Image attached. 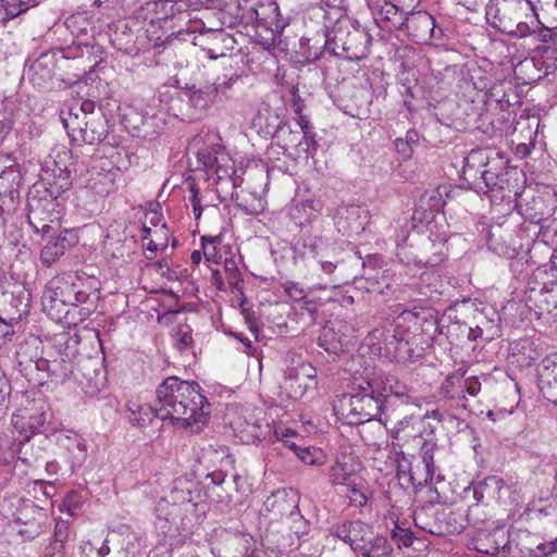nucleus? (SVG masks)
<instances>
[{
	"instance_id": "nucleus-1",
	"label": "nucleus",
	"mask_w": 557,
	"mask_h": 557,
	"mask_svg": "<svg viewBox=\"0 0 557 557\" xmlns=\"http://www.w3.org/2000/svg\"><path fill=\"white\" fill-rule=\"evenodd\" d=\"M200 389L197 382L165 379L157 388L156 417L169 419L191 433L200 432L210 413V404Z\"/></svg>"
},
{
	"instance_id": "nucleus-2",
	"label": "nucleus",
	"mask_w": 557,
	"mask_h": 557,
	"mask_svg": "<svg viewBox=\"0 0 557 557\" xmlns=\"http://www.w3.org/2000/svg\"><path fill=\"white\" fill-rule=\"evenodd\" d=\"M61 121L73 141L97 145L108 137L110 119L91 100H74L61 111Z\"/></svg>"
},
{
	"instance_id": "nucleus-3",
	"label": "nucleus",
	"mask_w": 557,
	"mask_h": 557,
	"mask_svg": "<svg viewBox=\"0 0 557 557\" xmlns=\"http://www.w3.org/2000/svg\"><path fill=\"white\" fill-rule=\"evenodd\" d=\"M382 396L376 393V385L367 381L366 385L354 387L352 393L338 396L333 403V410L346 424H362L381 417L385 409Z\"/></svg>"
},
{
	"instance_id": "nucleus-4",
	"label": "nucleus",
	"mask_w": 557,
	"mask_h": 557,
	"mask_svg": "<svg viewBox=\"0 0 557 557\" xmlns=\"http://www.w3.org/2000/svg\"><path fill=\"white\" fill-rule=\"evenodd\" d=\"M73 277L52 280L42 296V305L47 314L54 321L67 325L78 324L85 321L92 312L91 305L83 306L82 309L73 307Z\"/></svg>"
},
{
	"instance_id": "nucleus-5",
	"label": "nucleus",
	"mask_w": 557,
	"mask_h": 557,
	"mask_svg": "<svg viewBox=\"0 0 557 557\" xmlns=\"http://www.w3.org/2000/svg\"><path fill=\"white\" fill-rule=\"evenodd\" d=\"M323 52L349 61L366 58L371 45V36L366 28L349 21H339L332 29L323 33Z\"/></svg>"
},
{
	"instance_id": "nucleus-6",
	"label": "nucleus",
	"mask_w": 557,
	"mask_h": 557,
	"mask_svg": "<svg viewBox=\"0 0 557 557\" xmlns=\"http://www.w3.org/2000/svg\"><path fill=\"white\" fill-rule=\"evenodd\" d=\"M197 159L208 175L214 173L216 176V193L223 200L227 195L231 198L235 196V188L237 187L234 162L228 153L220 146L212 144L210 147L201 148L197 151Z\"/></svg>"
},
{
	"instance_id": "nucleus-7",
	"label": "nucleus",
	"mask_w": 557,
	"mask_h": 557,
	"mask_svg": "<svg viewBox=\"0 0 557 557\" xmlns=\"http://www.w3.org/2000/svg\"><path fill=\"white\" fill-rule=\"evenodd\" d=\"M213 89L203 86L186 85L178 87L170 100V109L182 121H196L202 117L213 103Z\"/></svg>"
},
{
	"instance_id": "nucleus-8",
	"label": "nucleus",
	"mask_w": 557,
	"mask_h": 557,
	"mask_svg": "<svg viewBox=\"0 0 557 557\" xmlns=\"http://www.w3.org/2000/svg\"><path fill=\"white\" fill-rule=\"evenodd\" d=\"M554 269L537 271L529 278L525 288V301L530 307L539 310L540 314H550L557 319V278Z\"/></svg>"
},
{
	"instance_id": "nucleus-9",
	"label": "nucleus",
	"mask_w": 557,
	"mask_h": 557,
	"mask_svg": "<svg viewBox=\"0 0 557 557\" xmlns=\"http://www.w3.org/2000/svg\"><path fill=\"white\" fill-rule=\"evenodd\" d=\"M387 352L399 362H414L424 354L422 341L412 326L400 321L397 317L396 325L392 334L385 337Z\"/></svg>"
},
{
	"instance_id": "nucleus-10",
	"label": "nucleus",
	"mask_w": 557,
	"mask_h": 557,
	"mask_svg": "<svg viewBox=\"0 0 557 557\" xmlns=\"http://www.w3.org/2000/svg\"><path fill=\"white\" fill-rule=\"evenodd\" d=\"M400 321L412 326L422 341V347H429L434 342L443 345V319L438 320L437 312L430 307H413L400 312Z\"/></svg>"
},
{
	"instance_id": "nucleus-11",
	"label": "nucleus",
	"mask_w": 557,
	"mask_h": 557,
	"mask_svg": "<svg viewBox=\"0 0 557 557\" xmlns=\"http://www.w3.org/2000/svg\"><path fill=\"white\" fill-rule=\"evenodd\" d=\"M13 522L17 527V533L25 540H34L39 536L49 520L48 510L35 504L33 499L18 498L12 504Z\"/></svg>"
},
{
	"instance_id": "nucleus-12",
	"label": "nucleus",
	"mask_w": 557,
	"mask_h": 557,
	"mask_svg": "<svg viewBox=\"0 0 557 557\" xmlns=\"http://www.w3.org/2000/svg\"><path fill=\"white\" fill-rule=\"evenodd\" d=\"M58 176L54 175V181L49 182L48 191L50 193L51 199H33L28 202V223L33 227L36 233H41L44 235L48 234L52 228L48 223H46L48 215L46 211L53 207V200L61 195L63 191L67 190L71 186L70 172L67 170L58 168Z\"/></svg>"
},
{
	"instance_id": "nucleus-13",
	"label": "nucleus",
	"mask_w": 557,
	"mask_h": 557,
	"mask_svg": "<svg viewBox=\"0 0 557 557\" xmlns=\"http://www.w3.org/2000/svg\"><path fill=\"white\" fill-rule=\"evenodd\" d=\"M50 418L51 413L48 411L34 413L28 418L27 430H21L17 441L20 445H22L18 453L23 456H20L18 458L24 463L32 465L33 461H36L41 457L40 447L36 451H32L28 456V443L30 440H34L41 445L54 435L57 430L51 425L49 421Z\"/></svg>"
},
{
	"instance_id": "nucleus-14",
	"label": "nucleus",
	"mask_w": 557,
	"mask_h": 557,
	"mask_svg": "<svg viewBox=\"0 0 557 557\" xmlns=\"http://www.w3.org/2000/svg\"><path fill=\"white\" fill-rule=\"evenodd\" d=\"M87 545L96 552V557H139V537L128 528L109 534L100 545L94 541Z\"/></svg>"
},
{
	"instance_id": "nucleus-15",
	"label": "nucleus",
	"mask_w": 557,
	"mask_h": 557,
	"mask_svg": "<svg viewBox=\"0 0 557 557\" xmlns=\"http://www.w3.org/2000/svg\"><path fill=\"white\" fill-rule=\"evenodd\" d=\"M430 498L422 506L416 508L413 521L416 527L431 534L450 532L447 517L449 512L440 502V494L430 487Z\"/></svg>"
},
{
	"instance_id": "nucleus-16",
	"label": "nucleus",
	"mask_w": 557,
	"mask_h": 557,
	"mask_svg": "<svg viewBox=\"0 0 557 557\" xmlns=\"http://www.w3.org/2000/svg\"><path fill=\"white\" fill-rule=\"evenodd\" d=\"M125 127L134 137L144 140L156 139L164 126V120L151 109H132L124 115Z\"/></svg>"
},
{
	"instance_id": "nucleus-17",
	"label": "nucleus",
	"mask_w": 557,
	"mask_h": 557,
	"mask_svg": "<svg viewBox=\"0 0 557 557\" xmlns=\"http://www.w3.org/2000/svg\"><path fill=\"white\" fill-rule=\"evenodd\" d=\"M521 174L522 172L518 168H511L497 178L479 184L478 188L487 195L493 202L511 201L520 195L519 181Z\"/></svg>"
},
{
	"instance_id": "nucleus-18",
	"label": "nucleus",
	"mask_w": 557,
	"mask_h": 557,
	"mask_svg": "<svg viewBox=\"0 0 557 557\" xmlns=\"http://www.w3.org/2000/svg\"><path fill=\"white\" fill-rule=\"evenodd\" d=\"M250 20L264 27L273 35H280L289 24V16L281 12L275 0H257L248 10Z\"/></svg>"
},
{
	"instance_id": "nucleus-19",
	"label": "nucleus",
	"mask_w": 557,
	"mask_h": 557,
	"mask_svg": "<svg viewBox=\"0 0 557 557\" xmlns=\"http://www.w3.org/2000/svg\"><path fill=\"white\" fill-rule=\"evenodd\" d=\"M446 258V246L444 239L434 240L431 237L423 238L420 243L419 252L411 253L401 249L398 260L404 264H414L419 268L436 267Z\"/></svg>"
},
{
	"instance_id": "nucleus-20",
	"label": "nucleus",
	"mask_w": 557,
	"mask_h": 557,
	"mask_svg": "<svg viewBox=\"0 0 557 557\" xmlns=\"http://www.w3.org/2000/svg\"><path fill=\"white\" fill-rule=\"evenodd\" d=\"M361 463L348 448H342L329 468L327 476L332 485L350 486L360 471Z\"/></svg>"
},
{
	"instance_id": "nucleus-21",
	"label": "nucleus",
	"mask_w": 557,
	"mask_h": 557,
	"mask_svg": "<svg viewBox=\"0 0 557 557\" xmlns=\"http://www.w3.org/2000/svg\"><path fill=\"white\" fill-rule=\"evenodd\" d=\"M404 27L417 44H429L442 37L443 30H436L435 18L426 11L410 12Z\"/></svg>"
},
{
	"instance_id": "nucleus-22",
	"label": "nucleus",
	"mask_w": 557,
	"mask_h": 557,
	"mask_svg": "<svg viewBox=\"0 0 557 557\" xmlns=\"http://www.w3.org/2000/svg\"><path fill=\"white\" fill-rule=\"evenodd\" d=\"M22 174L16 160L9 153H0V194L20 198Z\"/></svg>"
},
{
	"instance_id": "nucleus-23",
	"label": "nucleus",
	"mask_w": 557,
	"mask_h": 557,
	"mask_svg": "<svg viewBox=\"0 0 557 557\" xmlns=\"http://www.w3.org/2000/svg\"><path fill=\"white\" fill-rule=\"evenodd\" d=\"M77 235L72 230H64L58 236L50 237L40 251L41 262L47 267L52 265L77 243Z\"/></svg>"
},
{
	"instance_id": "nucleus-24",
	"label": "nucleus",
	"mask_w": 557,
	"mask_h": 557,
	"mask_svg": "<svg viewBox=\"0 0 557 557\" xmlns=\"http://www.w3.org/2000/svg\"><path fill=\"white\" fill-rule=\"evenodd\" d=\"M371 527L360 520L344 521L332 525L330 532L343 542L350 545L356 553L367 535H370Z\"/></svg>"
},
{
	"instance_id": "nucleus-25",
	"label": "nucleus",
	"mask_w": 557,
	"mask_h": 557,
	"mask_svg": "<svg viewBox=\"0 0 557 557\" xmlns=\"http://www.w3.org/2000/svg\"><path fill=\"white\" fill-rule=\"evenodd\" d=\"M371 383L376 385V393L383 395L384 405L388 403L392 397L405 404L409 403L411 399L409 387L394 374H382L371 380Z\"/></svg>"
},
{
	"instance_id": "nucleus-26",
	"label": "nucleus",
	"mask_w": 557,
	"mask_h": 557,
	"mask_svg": "<svg viewBox=\"0 0 557 557\" xmlns=\"http://www.w3.org/2000/svg\"><path fill=\"white\" fill-rule=\"evenodd\" d=\"M368 211L359 206L343 207L337 211L336 224L344 235L359 234L364 230Z\"/></svg>"
},
{
	"instance_id": "nucleus-27",
	"label": "nucleus",
	"mask_w": 557,
	"mask_h": 557,
	"mask_svg": "<svg viewBox=\"0 0 557 557\" xmlns=\"http://www.w3.org/2000/svg\"><path fill=\"white\" fill-rule=\"evenodd\" d=\"M55 72L54 55L42 53L28 69V79L34 87L45 89L51 83Z\"/></svg>"
},
{
	"instance_id": "nucleus-28",
	"label": "nucleus",
	"mask_w": 557,
	"mask_h": 557,
	"mask_svg": "<svg viewBox=\"0 0 557 557\" xmlns=\"http://www.w3.org/2000/svg\"><path fill=\"white\" fill-rule=\"evenodd\" d=\"M537 385L543 397L557 406V361H543L537 371Z\"/></svg>"
},
{
	"instance_id": "nucleus-29",
	"label": "nucleus",
	"mask_w": 557,
	"mask_h": 557,
	"mask_svg": "<svg viewBox=\"0 0 557 557\" xmlns=\"http://www.w3.org/2000/svg\"><path fill=\"white\" fill-rule=\"evenodd\" d=\"M168 496L172 500L173 506L188 503L196 505L200 497V490L195 480L180 476L173 481Z\"/></svg>"
},
{
	"instance_id": "nucleus-30",
	"label": "nucleus",
	"mask_w": 557,
	"mask_h": 557,
	"mask_svg": "<svg viewBox=\"0 0 557 557\" xmlns=\"http://www.w3.org/2000/svg\"><path fill=\"white\" fill-rule=\"evenodd\" d=\"M371 102V94L367 88L354 86L349 92V100L342 109L345 114L362 120L369 116Z\"/></svg>"
},
{
	"instance_id": "nucleus-31",
	"label": "nucleus",
	"mask_w": 557,
	"mask_h": 557,
	"mask_svg": "<svg viewBox=\"0 0 557 557\" xmlns=\"http://www.w3.org/2000/svg\"><path fill=\"white\" fill-rule=\"evenodd\" d=\"M393 550V544L384 535L371 530L356 554L361 557H391Z\"/></svg>"
},
{
	"instance_id": "nucleus-32",
	"label": "nucleus",
	"mask_w": 557,
	"mask_h": 557,
	"mask_svg": "<svg viewBox=\"0 0 557 557\" xmlns=\"http://www.w3.org/2000/svg\"><path fill=\"white\" fill-rule=\"evenodd\" d=\"M72 533L70 521L57 519L52 540L46 547V557H65V545L71 540Z\"/></svg>"
},
{
	"instance_id": "nucleus-33",
	"label": "nucleus",
	"mask_w": 557,
	"mask_h": 557,
	"mask_svg": "<svg viewBox=\"0 0 557 557\" xmlns=\"http://www.w3.org/2000/svg\"><path fill=\"white\" fill-rule=\"evenodd\" d=\"M522 11L523 8L518 3H498L495 9L490 7L486 15L492 16L493 27L504 34L503 25L518 21Z\"/></svg>"
},
{
	"instance_id": "nucleus-34",
	"label": "nucleus",
	"mask_w": 557,
	"mask_h": 557,
	"mask_svg": "<svg viewBox=\"0 0 557 557\" xmlns=\"http://www.w3.org/2000/svg\"><path fill=\"white\" fill-rule=\"evenodd\" d=\"M79 338L77 335L61 334L55 339V346L61 359V374L66 376L72 372L70 363L77 355Z\"/></svg>"
},
{
	"instance_id": "nucleus-35",
	"label": "nucleus",
	"mask_w": 557,
	"mask_h": 557,
	"mask_svg": "<svg viewBox=\"0 0 557 557\" xmlns=\"http://www.w3.org/2000/svg\"><path fill=\"white\" fill-rule=\"evenodd\" d=\"M440 395L446 399L456 400L457 406L467 409V397L462 389V374L457 372L448 375L440 387Z\"/></svg>"
},
{
	"instance_id": "nucleus-36",
	"label": "nucleus",
	"mask_w": 557,
	"mask_h": 557,
	"mask_svg": "<svg viewBox=\"0 0 557 557\" xmlns=\"http://www.w3.org/2000/svg\"><path fill=\"white\" fill-rule=\"evenodd\" d=\"M449 187L438 186L434 189L426 190L420 197V207L424 212L429 211L430 215L440 212L446 205V198L449 197Z\"/></svg>"
},
{
	"instance_id": "nucleus-37",
	"label": "nucleus",
	"mask_w": 557,
	"mask_h": 557,
	"mask_svg": "<svg viewBox=\"0 0 557 557\" xmlns=\"http://www.w3.org/2000/svg\"><path fill=\"white\" fill-rule=\"evenodd\" d=\"M511 166H508V159L500 152L493 151L485 165L484 170L480 171V183L491 182L493 178L503 175L505 171H508Z\"/></svg>"
},
{
	"instance_id": "nucleus-38",
	"label": "nucleus",
	"mask_w": 557,
	"mask_h": 557,
	"mask_svg": "<svg viewBox=\"0 0 557 557\" xmlns=\"http://www.w3.org/2000/svg\"><path fill=\"white\" fill-rule=\"evenodd\" d=\"M436 468L434 462L432 467H421V465H416L410 468L409 472L399 470L397 471V476L399 480H407L413 486H420L422 484H426L428 482H432L435 476Z\"/></svg>"
},
{
	"instance_id": "nucleus-39",
	"label": "nucleus",
	"mask_w": 557,
	"mask_h": 557,
	"mask_svg": "<svg viewBox=\"0 0 557 557\" xmlns=\"http://www.w3.org/2000/svg\"><path fill=\"white\" fill-rule=\"evenodd\" d=\"M317 375L315 369L309 364L301 362L296 367L287 368L284 374V380L282 383V387L288 386L292 387L293 383H297L299 381L309 380L313 384H315L314 379Z\"/></svg>"
},
{
	"instance_id": "nucleus-40",
	"label": "nucleus",
	"mask_w": 557,
	"mask_h": 557,
	"mask_svg": "<svg viewBox=\"0 0 557 557\" xmlns=\"http://www.w3.org/2000/svg\"><path fill=\"white\" fill-rule=\"evenodd\" d=\"M318 345L329 354L338 355L343 350V343L341 336L335 329L330 325H324L318 337Z\"/></svg>"
},
{
	"instance_id": "nucleus-41",
	"label": "nucleus",
	"mask_w": 557,
	"mask_h": 557,
	"mask_svg": "<svg viewBox=\"0 0 557 557\" xmlns=\"http://www.w3.org/2000/svg\"><path fill=\"white\" fill-rule=\"evenodd\" d=\"M377 14L385 21L391 22L396 28H403L408 13L397 5L395 1H386L380 7Z\"/></svg>"
},
{
	"instance_id": "nucleus-42",
	"label": "nucleus",
	"mask_w": 557,
	"mask_h": 557,
	"mask_svg": "<svg viewBox=\"0 0 557 557\" xmlns=\"http://www.w3.org/2000/svg\"><path fill=\"white\" fill-rule=\"evenodd\" d=\"M493 151L488 149L471 150L465 159L463 173L471 174V172H474L476 174L481 168L484 170Z\"/></svg>"
},
{
	"instance_id": "nucleus-43",
	"label": "nucleus",
	"mask_w": 557,
	"mask_h": 557,
	"mask_svg": "<svg viewBox=\"0 0 557 557\" xmlns=\"http://www.w3.org/2000/svg\"><path fill=\"white\" fill-rule=\"evenodd\" d=\"M493 540V543L487 544L482 540L478 541L475 549L480 553L497 557L499 556L500 550H505L507 545V541L505 542V534L503 532H494L490 534Z\"/></svg>"
},
{
	"instance_id": "nucleus-44",
	"label": "nucleus",
	"mask_w": 557,
	"mask_h": 557,
	"mask_svg": "<svg viewBox=\"0 0 557 557\" xmlns=\"http://www.w3.org/2000/svg\"><path fill=\"white\" fill-rule=\"evenodd\" d=\"M289 530L298 537L307 535L310 531V523L305 517L300 513L297 505L293 507L288 517Z\"/></svg>"
},
{
	"instance_id": "nucleus-45",
	"label": "nucleus",
	"mask_w": 557,
	"mask_h": 557,
	"mask_svg": "<svg viewBox=\"0 0 557 557\" xmlns=\"http://www.w3.org/2000/svg\"><path fill=\"white\" fill-rule=\"evenodd\" d=\"M73 302H76L74 307L82 309L83 306L91 305L94 310L96 309L95 300L91 299V293L85 288V282L77 276L73 277Z\"/></svg>"
},
{
	"instance_id": "nucleus-46",
	"label": "nucleus",
	"mask_w": 557,
	"mask_h": 557,
	"mask_svg": "<svg viewBox=\"0 0 557 557\" xmlns=\"http://www.w3.org/2000/svg\"><path fill=\"white\" fill-rule=\"evenodd\" d=\"M504 485V481L495 475L485 478L483 481L479 482L476 485H474L472 488H468L465 491L466 495L468 493H472V496L475 500V504L481 502L484 497V490L486 487H493L497 491H499Z\"/></svg>"
},
{
	"instance_id": "nucleus-47",
	"label": "nucleus",
	"mask_w": 557,
	"mask_h": 557,
	"mask_svg": "<svg viewBox=\"0 0 557 557\" xmlns=\"http://www.w3.org/2000/svg\"><path fill=\"white\" fill-rule=\"evenodd\" d=\"M51 437H54L55 444L63 449L65 453L72 450V448H75V445H82V440H84L81 435L74 432L70 431H55L54 435Z\"/></svg>"
},
{
	"instance_id": "nucleus-48",
	"label": "nucleus",
	"mask_w": 557,
	"mask_h": 557,
	"mask_svg": "<svg viewBox=\"0 0 557 557\" xmlns=\"http://www.w3.org/2000/svg\"><path fill=\"white\" fill-rule=\"evenodd\" d=\"M87 459V446L85 440L82 445H75V448L66 453V461L70 465L72 473L76 472L85 463Z\"/></svg>"
},
{
	"instance_id": "nucleus-49",
	"label": "nucleus",
	"mask_w": 557,
	"mask_h": 557,
	"mask_svg": "<svg viewBox=\"0 0 557 557\" xmlns=\"http://www.w3.org/2000/svg\"><path fill=\"white\" fill-rule=\"evenodd\" d=\"M436 280V275L434 273H423L419 281L416 282L412 287L418 292L420 298L418 300H423L432 297V293L435 289L432 286V281Z\"/></svg>"
},
{
	"instance_id": "nucleus-50",
	"label": "nucleus",
	"mask_w": 557,
	"mask_h": 557,
	"mask_svg": "<svg viewBox=\"0 0 557 557\" xmlns=\"http://www.w3.org/2000/svg\"><path fill=\"white\" fill-rule=\"evenodd\" d=\"M128 409L134 417L131 418L132 421H136L138 425H141L146 422L145 417L150 420V416L156 417V406L151 407L149 405H139L137 403H129Z\"/></svg>"
},
{
	"instance_id": "nucleus-51",
	"label": "nucleus",
	"mask_w": 557,
	"mask_h": 557,
	"mask_svg": "<svg viewBox=\"0 0 557 557\" xmlns=\"http://www.w3.org/2000/svg\"><path fill=\"white\" fill-rule=\"evenodd\" d=\"M317 150L315 134L312 131L301 133V139L297 144V153H304L306 158L314 154Z\"/></svg>"
},
{
	"instance_id": "nucleus-52",
	"label": "nucleus",
	"mask_w": 557,
	"mask_h": 557,
	"mask_svg": "<svg viewBox=\"0 0 557 557\" xmlns=\"http://www.w3.org/2000/svg\"><path fill=\"white\" fill-rule=\"evenodd\" d=\"M237 428L242 432L248 433L249 436H251L255 440H262L264 438V434L261 430V424L259 423V420L255 418L252 414H249L245 418L244 423L238 422Z\"/></svg>"
},
{
	"instance_id": "nucleus-53",
	"label": "nucleus",
	"mask_w": 557,
	"mask_h": 557,
	"mask_svg": "<svg viewBox=\"0 0 557 557\" xmlns=\"http://www.w3.org/2000/svg\"><path fill=\"white\" fill-rule=\"evenodd\" d=\"M177 506H173L172 500L169 496L160 498L156 506L154 512L159 519L169 521L176 515Z\"/></svg>"
},
{
	"instance_id": "nucleus-54",
	"label": "nucleus",
	"mask_w": 557,
	"mask_h": 557,
	"mask_svg": "<svg viewBox=\"0 0 557 557\" xmlns=\"http://www.w3.org/2000/svg\"><path fill=\"white\" fill-rule=\"evenodd\" d=\"M275 136L278 139L283 137L284 146L286 148L297 149V144L300 141L301 133L292 131L287 125H281L276 129Z\"/></svg>"
},
{
	"instance_id": "nucleus-55",
	"label": "nucleus",
	"mask_w": 557,
	"mask_h": 557,
	"mask_svg": "<svg viewBox=\"0 0 557 557\" xmlns=\"http://www.w3.org/2000/svg\"><path fill=\"white\" fill-rule=\"evenodd\" d=\"M503 28L504 34L515 38H525L532 34L531 27L525 22L507 23Z\"/></svg>"
},
{
	"instance_id": "nucleus-56",
	"label": "nucleus",
	"mask_w": 557,
	"mask_h": 557,
	"mask_svg": "<svg viewBox=\"0 0 557 557\" xmlns=\"http://www.w3.org/2000/svg\"><path fill=\"white\" fill-rule=\"evenodd\" d=\"M296 456L309 466L321 465L323 459L322 450L307 447L297 449Z\"/></svg>"
},
{
	"instance_id": "nucleus-57",
	"label": "nucleus",
	"mask_w": 557,
	"mask_h": 557,
	"mask_svg": "<svg viewBox=\"0 0 557 557\" xmlns=\"http://www.w3.org/2000/svg\"><path fill=\"white\" fill-rule=\"evenodd\" d=\"M361 483L354 482L348 487L347 497L349 498V503L356 507H363L368 502V496L364 491L361 488Z\"/></svg>"
},
{
	"instance_id": "nucleus-58",
	"label": "nucleus",
	"mask_w": 557,
	"mask_h": 557,
	"mask_svg": "<svg viewBox=\"0 0 557 557\" xmlns=\"http://www.w3.org/2000/svg\"><path fill=\"white\" fill-rule=\"evenodd\" d=\"M154 234L162 236L164 242L157 244L153 239H148L147 244L145 245L146 250L149 252V255H147V259H153L159 247L166 248L168 246L169 235L165 223L161 225L160 230H156Z\"/></svg>"
},
{
	"instance_id": "nucleus-59",
	"label": "nucleus",
	"mask_w": 557,
	"mask_h": 557,
	"mask_svg": "<svg viewBox=\"0 0 557 557\" xmlns=\"http://www.w3.org/2000/svg\"><path fill=\"white\" fill-rule=\"evenodd\" d=\"M284 292L294 301H301L307 298L308 292L297 282L287 281L283 284Z\"/></svg>"
},
{
	"instance_id": "nucleus-60",
	"label": "nucleus",
	"mask_w": 557,
	"mask_h": 557,
	"mask_svg": "<svg viewBox=\"0 0 557 557\" xmlns=\"http://www.w3.org/2000/svg\"><path fill=\"white\" fill-rule=\"evenodd\" d=\"M237 81V76L218 77L213 84L206 85L207 88L213 89L212 100L214 101L219 94H225L232 86L233 82Z\"/></svg>"
},
{
	"instance_id": "nucleus-61",
	"label": "nucleus",
	"mask_w": 557,
	"mask_h": 557,
	"mask_svg": "<svg viewBox=\"0 0 557 557\" xmlns=\"http://www.w3.org/2000/svg\"><path fill=\"white\" fill-rule=\"evenodd\" d=\"M11 386L5 375L0 371V413H4L9 408L10 399L9 395Z\"/></svg>"
},
{
	"instance_id": "nucleus-62",
	"label": "nucleus",
	"mask_w": 557,
	"mask_h": 557,
	"mask_svg": "<svg viewBox=\"0 0 557 557\" xmlns=\"http://www.w3.org/2000/svg\"><path fill=\"white\" fill-rule=\"evenodd\" d=\"M17 199L9 197L7 194H0V225L5 222V214H9L15 209V201Z\"/></svg>"
},
{
	"instance_id": "nucleus-63",
	"label": "nucleus",
	"mask_w": 557,
	"mask_h": 557,
	"mask_svg": "<svg viewBox=\"0 0 557 557\" xmlns=\"http://www.w3.org/2000/svg\"><path fill=\"white\" fill-rule=\"evenodd\" d=\"M462 389H463L465 396L467 394L470 396H476L481 389V383L474 376L466 379V380L462 377Z\"/></svg>"
},
{
	"instance_id": "nucleus-64",
	"label": "nucleus",
	"mask_w": 557,
	"mask_h": 557,
	"mask_svg": "<svg viewBox=\"0 0 557 557\" xmlns=\"http://www.w3.org/2000/svg\"><path fill=\"white\" fill-rule=\"evenodd\" d=\"M308 386H309L308 383H306L304 381H299L297 383H293L292 387L284 386L283 388L287 392V394L290 398L299 399L305 395Z\"/></svg>"
}]
</instances>
